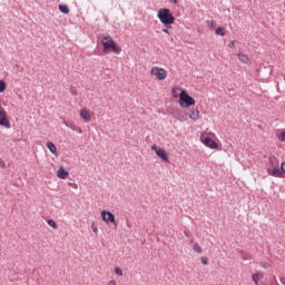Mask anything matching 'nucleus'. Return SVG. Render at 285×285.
I'll return each instance as SVG.
<instances>
[{"instance_id": "23", "label": "nucleus", "mask_w": 285, "mask_h": 285, "mask_svg": "<svg viewBox=\"0 0 285 285\" xmlns=\"http://www.w3.org/2000/svg\"><path fill=\"white\" fill-rule=\"evenodd\" d=\"M115 273H116V275H118L119 277H121V275H124V271H121L120 267H116V268H115Z\"/></svg>"}, {"instance_id": "22", "label": "nucleus", "mask_w": 285, "mask_h": 285, "mask_svg": "<svg viewBox=\"0 0 285 285\" xmlns=\"http://www.w3.org/2000/svg\"><path fill=\"white\" fill-rule=\"evenodd\" d=\"M252 279L255 283V285L259 284V275H257V274L252 275Z\"/></svg>"}, {"instance_id": "32", "label": "nucleus", "mask_w": 285, "mask_h": 285, "mask_svg": "<svg viewBox=\"0 0 285 285\" xmlns=\"http://www.w3.org/2000/svg\"><path fill=\"white\" fill-rule=\"evenodd\" d=\"M185 237H190V233L188 230L184 232Z\"/></svg>"}, {"instance_id": "26", "label": "nucleus", "mask_w": 285, "mask_h": 285, "mask_svg": "<svg viewBox=\"0 0 285 285\" xmlns=\"http://www.w3.org/2000/svg\"><path fill=\"white\" fill-rule=\"evenodd\" d=\"M281 173H282V175H284V173H285V161H283L281 164Z\"/></svg>"}, {"instance_id": "14", "label": "nucleus", "mask_w": 285, "mask_h": 285, "mask_svg": "<svg viewBox=\"0 0 285 285\" xmlns=\"http://www.w3.org/2000/svg\"><path fill=\"white\" fill-rule=\"evenodd\" d=\"M189 119H191L193 121H197V119H199V109H193L191 114L189 115Z\"/></svg>"}, {"instance_id": "21", "label": "nucleus", "mask_w": 285, "mask_h": 285, "mask_svg": "<svg viewBox=\"0 0 285 285\" xmlns=\"http://www.w3.org/2000/svg\"><path fill=\"white\" fill-rule=\"evenodd\" d=\"M47 224H48V226H50L51 228L57 229V223H56L53 219H49V220L47 222Z\"/></svg>"}, {"instance_id": "37", "label": "nucleus", "mask_w": 285, "mask_h": 285, "mask_svg": "<svg viewBox=\"0 0 285 285\" xmlns=\"http://www.w3.org/2000/svg\"><path fill=\"white\" fill-rule=\"evenodd\" d=\"M109 285H115V282L114 281L109 282Z\"/></svg>"}, {"instance_id": "3", "label": "nucleus", "mask_w": 285, "mask_h": 285, "mask_svg": "<svg viewBox=\"0 0 285 285\" xmlns=\"http://www.w3.org/2000/svg\"><path fill=\"white\" fill-rule=\"evenodd\" d=\"M179 106L181 108H190V106H195V98L183 90L179 95Z\"/></svg>"}, {"instance_id": "36", "label": "nucleus", "mask_w": 285, "mask_h": 285, "mask_svg": "<svg viewBox=\"0 0 285 285\" xmlns=\"http://www.w3.org/2000/svg\"><path fill=\"white\" fill-rule=\"evenodd\" d=\"M281 282H282V284H285V278H282Z\"/></svg>"}, {"instance_id": "9", "label": "nucleus", "mask_w": 285, "mask_h": 285, "mask_svg": "<svg viewBox=\"0 0 285 285\" xmlns=\"http://www.w3.org/2000/svg\"><path fill=\"white\" fill-rule=\"evenodd\" d=\"M0 126L4 128H10V120H8V115L4 108H0Z\"/></svg>"}, {"instance_id": "17", "label": "nucleus", "mask_w": 285, "mask_h": 285, "mask_svg": "<svg viewBox=\"0 0 285 285\" xmlns=\"http://www.w3.org/2000/svg\"><path fill=\"white\" fill-rule=\"evenodd\" d=\"M268 161H269V168H275V163L279 164V160H277L275 156L269 157Z\"/></svg>"}, {"instance_id": "6", "label": "nucleus", "mask_w": 285, "mask_h": 285, "mask_svg": "<svg viewBox=\"0 0 285 285\" xmlns=\"http://www.w3.org/2000/svg\"><path fill=\"white\" fill-rule=\"evenodd\" d=\"M151 150L156 153L157 157L163 159V161H168V153H166L161 147H157V145L151 146Z\"/></svg>"}, {"instance_id": "27", "label": "nucleus", "mask_w": 285, "mask_h": 285, "mask_svg": "<svg viewBox=\"0 0 285 285\" xmlns=\"http://www.w3.org/2000/svg\"><path fill=\"white\" fill-rule=\"evenodd\" d=\"M91 229H92V233H97L98 228L95 223L91 224Z\"/></svg>"}, {"instance_id": "1", "label": "nucleus", "mask_w": 285, "mask_h": 285, "mask_svg": "<svg viewBox=\"0 0 285 285\" xmlns=\"http://www.w3.org/2000/svg\"><path fill=\"white\" fill-rule=\"evenodd\" d=\"M157 18L163 26H173L175 23V16H173V12L168 8L159 9Z\"/></svg>"}, {"instance_id": "13", "label": "nucleus", "mask_w": 285, "mask_h": 285, "mask_svg": "<svg viewBox=\"0 0 285 285\" xmlns=\"http://www.w3.org/2000/svg\"><path fill=\"white\" fill-rule=\"evenodd\" d=\"M80 117H81V119H83V121H86V122L90 121V119H91L90 114H89L88 110H86V109H81V110H80Z\"/></svg>"}, {"instance_id": "24", "label": "nucleus", "mask_w": 285, "mask_h": 285, "mask_svg": "<svg viewBox=\"0 0 285 285\" xmlns=\"http://www.w3.org/2000/svg\"><path fill=\"white\" fill-rule=\"evenodd\" d=\"M6 90V82L3 80H0V92H3Z\"/></svg>"}, {"instance_id": "11", "label": "nucleus", "mask_w": 285, "mask_h": 285, "mask_svg": "<svg viewBox=\"0 0 285 285\" xmlns=\"http://www.w3.org/2000/svg\"><path fill=\"white\" fill-rule=\"evenodd\" d=\"M68 175H70V173H68V170H66V168H63V167H60L57 170V177L59 179H68Z\"/></svg>"}, {"instance_id": "2", "label": "nucleus", "mask_w": 285, "mask_h": 285, "mask_svg": "<svg viewBox=\"0 0 285 285\" xmlns=\"http://www.w3.org/2000/svg\"><path fill=\"white\" fill-rule=\"evenodd\" d=\"M101 43L104 46V50H108L110 52H115L116 55H119L121 52V49L115 45V40H112V37L106 36L101 39Z\"/></svg>"}, {"instance_id": "12", "label": "nucleus", "mask_w": 285, "mask_h": 285, "mask_svg": "<svg viewBox=\"0 0 285 285\" xmlns=\"http://www.w3.org/2000/svg\"><path fill=\"white\" fill-rule=\"evenodd\" d=\"M238 59L242 63H250V58L248 57V55L242 51L238 52Z\"/></svg>"}, {"instance_id": "5", "label": "nucleus", "mask_w": 285, "mask_h": 285, "mask_svg": "<svg viewBox=\"0 0 285 285\" xmlns=\"http://www.w3.org/2000/svg\"><path fill=\"white\" fill-rule=\"evenodd\" d=\"M101 218L105 224H115V226H117V222L115 220V214H112L111 212L102 210Z\"/></svg>"}, {"instance_id": "28", "label": "nucleus", "mask_w": 285, "mask_h": 285, "mask_svg": "<svg viewBox=\"0 0 285 285\" xmlns=\"http://www.w3.org/2000/svg\"><path fill=\"white\" fill-rule=\"evenodd\" d=\"M215 26H216L215 20H212V21L209 22V28L213 30V28H215Z\"/></svg>"}, {"instance_id": "16", "label": "nucleus", "mask_w": 285, "mask_h": 285, "mask_svg": "<svg viewBox=\"0 0 285 285\" xmlns=\"http://www.w3.org/2000/svg\"><path fill=\"white\" fill-rule=\"evenodd\" d=\"M59 10L62 12V14H70V9L67 4H59Z\"/></svg>"}, {"instance_id": "18", "label": "nucleus", "mask_w": 285, "mask_h": 285, "mask_svg": "<svg viewBox=\"0 0 285 285\" xmlns=\"http://www.w3.org/2000/svg\"><path fill=\"white\" fill-rule=\"evenodd\" d=\"M216 35H219V37H224V35H226V30H224V27L216 28Z\"/></svg>"}, {"instance_id": "15", "label": "nucleus", "mask_w": 285, "mask_h": 285, "mask_svg": "<svg viewBox=\"0 0 285 285\" xmlns=\"http://www.w3.org/2000/svg\"><path fill=\"white\" fill-rule=\"evenodd\" d=\"M47 148L52 155H57V146L53 145V142L48 141L47 142Z\"/></svg>"}, {"instance_id": "4", "label": "nucleus", "mask_w": 285, "mask_h": 285, "mask_svg": "<svg viewBox=\"0 0 285 285\" xmlns=\"http://www.w3.org/2000/svg\"><path fill=\"white\" fill-rule=\"evenodd\" d=\"M151 75L158 79V81H164L167 77L166 69L159 67L151 68Z\"/></svg>"}, {"instance_id": "10", "label": "nucleus", "mask_w": 285, "mask_h": 285, "mask_svg": "<svg viewBox=\"0 0 285 285\" xmlns=\"http://www.w3.org/2000/svg\"><path fill=\"white\" fill-rule=\"evenodd\" d=\"M63 125L67 127V128H70V130H73V132H78V135H81V132H83V130H81V127L75 125L73 121L71 120H63Z\"/></svg>"}, {"instance_id": "20", "label": "nucleus", "mask_w": 285, "mask_h": 285, "mask_svg": "<svg viewBox=\"0 0 285 285\" xmlns=\"http://www.w3.org/2000/svg\"><path fill=\"white\" fill-rule=\"evenodd\" d=\"M193 249L195 250V253L202 254V246H199V244H194Z\"/></svg>"}, {"instance_id": "29", "label": "nucleus", "mask_w": 285, "mask_h": 285, "mask_svg": "<svg viewBox=\"0 0 285 285\" xmlns=\"http://www.w3.org/2000/svg\"><path fill=\"white\" fill-rule=\"evenodd\" d=\"M228 48H235V40H232L228 45Z\"/></svg>"}, {"instance_id": "35", "label": "nucleus", "mask_w": 285, "mask_h": 285, "mask_svg": "<svg viewBox=\"0 0 285 285\" xmlns=\"http://www.w3.org/2000/svg\"><path fill=\"white\" fill-rule=\"evenodd\" d=\"M263 268H266V263H262Z\"/></svg>"}, {"instance_id": "34", "label": "nucleus", "mask_w": 285, "mask_h": 285, "mask_svg": "<svg viewBox=\"0 0 285 285\" xmlns=\"http://www.w3.org/2000/svg\"><path fill=\"white\" fill-rule=\"evenodd\" d=\"M126 222H127V227H128V228H131L130 222H129L128 219H127Z\"/></svg>"}, {"instance_id": "25", "label": "nucleus", "mask_w": 285, "mask_h": 285, "mask_svg": "<svg viewBox=\"0 0 285 285\" xmlns=\"http://www.w3.org/2000/svg\"><path fill=\"white\" fill-rule=\"evenodd\" d=\"M200 262H202V264H203L204 266H206V265L208 264V257L203 256V257L200 258Z\"/></svg>"}, {"instance_id": "19", "label": "nucleus", "mask_w": 285, "mask_h": 285, "mask_svg": "<svg viewBox=\"0 0 285 285\" xmlns=\"http://www.w3.org/2000/svg\"><path fill=\"white\" fill-rule=\"evenodd\" d=\"M171 28L173 26H164V28L161 29V32H165V35H170Z\"/></svg>"}, {"instance_id": "7", "label": "nucleus", "mask_w": 285, "mask_h": 285, "mask_svg": "<svg viewBox=\"0 0 285 285\" xmlns=\"http://www.w3.org/2000/svg\"><path fill=\"white\" fill-rule=\"evenodd\" d=\"M202 144H204V146L210 148L212 150H217V148H219L217 141L213 140L210 137L202 138Z\"/></svg>"}, {"instance_id": "8", "label": "nucleus", "mask_w": 285, "mask_h": 285, "mask_svg": "<svg viewBox=\"0 0 285 285\" xmlns=\"http://www.w3.org/2000/svg\"><path fill=\"white\" fill-rule=\"evenodd\" d=\"M268 175L271 177H282V169L279 168V163H275L274 167L267 168Z\"/></svg>"}, {"instance_id": "30", "label": "nucleus", "mask_w": 285, "mask_h": 285, "mask_svg": "<svg viewBox=\"0 0 285 285\" xmlns=\"http://www.w3.org/2000/svg\"><path fill=\"white\" fill-rule=\"evenodd\" d=\"M279 137H281L282 141H285V131L281 132Z\"/></svg>"}, {"instance_id": "31", "label": "nucleus", "mask_w": 285, "mask_h": 285, "mask_svg": "<svg viewBox=\"0 0 285 285\" xmlns=\"http://www.w3.org/2000/svg\"><path fill=\"white\" fill-rule=\"evenodd\" d=\"M0 168H6V163L2 159H0Z\"/></svg>"}, {"instance_id": "33", "label": "nucleus", "mask_w": 285, "mask_h": 285, "mask_svg": "<svg viewBox=\"0 0 285 285\" xmlns=\"http://www.w3.org/2000/svg\"><path fill=\"white\" fill-rule=\"evenodd\" d=\"M170 3H175L176 6L179 3V0H169Z\"/></svg>"}]
</instances>
